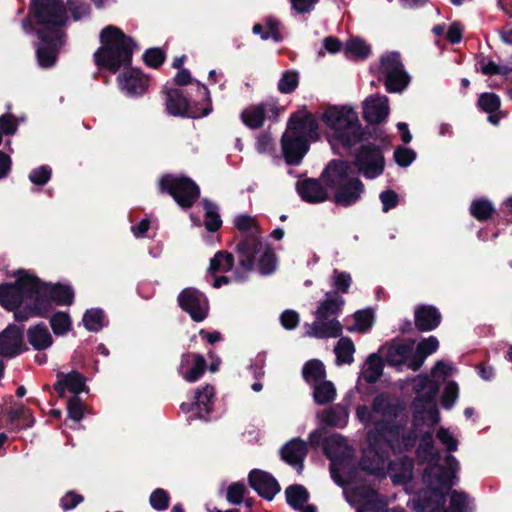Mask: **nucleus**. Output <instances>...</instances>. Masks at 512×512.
<instances>
[{
    "instance_id": "f257e3e1",
    "label": "nucleus",
    "mask_w": 512,
    "mask_h": 512,
    "mask_svg": "<svg viewBox=\"0 0 512 512\" xmlns=\"http://www.w3.org/2000/svg\"><path fill=\"white\" fill-rule=\"evenodd\" d=\"M327 127L333 130L328 135L331 148L336 152L340 146L350 152L357 144L354 160H385L384 151L392 148L391 138L379 127L359 122L357 112L348 106H329L322 115Z\"/></svg>"
},
{
    "instance_id": "f03ea898",
    "label": "nucleus",
    "mask_w": 512,
    "mask_h": 512,
    "mask_svg": "<svg viewBox=\"0 0 512 512\" xmlns=\"http://www.w3.org/2000/svg\"><path fill=\"white\" fill-rule=\"evenodd\" d=\"M100 43L101 46L93 54L98 69L115 74L122 67L127 68L131 65L137 43L119 27L108 25L103 28Z\"/></svg>"
},
{
    "instance_id": "7ed1b4c3",
    "label": "nucleus",
    "mask_w": 512,
    "mask_h": 512,
    "mask_svg": "<svg viewBox=\"0 0 512 512\" xmlns=\"http://www.w3.org/2000/svg\"><path fill=\"white\" fill-rule=\"evenodd\" d=\"M322 180L329 188L330 201L340 207L358 203L366 192L362 180L353 172L351 162H327Z\"/></svg>"
},
{
    "instance_id": "20e7f679",
    "label": "nucleus",
    "mask_w": 512,
    "mask_h": 512,
    "mask_svg": "<svg viewBox=\"0 0 512 512\" xmlns=\"http://www.w3.org/2000/svg\"><path fill=\"white\" fill-rule=\"evenodd\" d=\"M162 93L165 96L166 112L170 116L199 119L208 116L212 110V100L207 86L197 82V98H193L183 88L169 87L166 84Z\"/></svg>"
},
{
    "instance_id": "39448f33",
    "label": "nucleus",
    "mask_w": 512,
    "mask_h": 512,
    "mask_svg": "<svg viewBox=\"0 0 512 512\" xmlns=\"http://www.w3.org/2000/svg\"><path fill=\"white\" fill-rule=\"evenodd\" d=\"M235 227L241 232H249L236 244L235 251L238 257L239 268L233 273L238 282L247 280L248 272L254 270L256 256L263 248L261 231L255 219L247 214H241L235 219Z\"/></svg>"
},
{
    "instance_id": "423d86ee",
    "label": "nucleus",
    "mask_w": 512,
    "mask_h": 512,
    "mask_svg": "<svg viewBox=\"0 0 512 512\" xmlns=\"http://www.w3.org/2000/svg\"><path fill=\"white\" fill-rule=\"evenodd\" d=\"M29 18L33 19L35 24L40 26L36 30V35L40 40V44L36 49V56L38 63L43 68L52 67L58 58L59 50L64 43V32L61 30L68 20L67 8L64 5L63 21L54 20L53 18H47L43 20L37 18L32 9V5L29 6L28 12Z\"/></svg>"
},
{
    "instance_id": "0eeeda50",
    "label": "nucleus",
    "mask_w": 512,
    "mask_h": 512,
    "mask_svg": "<svg viewBox=\"0 0 512 512\" xmlns=\"http://www.w3.org/2000/svg\"><path fill=\"white\" fill-rule=\"evenodd\" d=\"M344 298L337 293H326V298L319 303L315 311L316 320L312 324H306L309 329L307 335L317 339L341 337L343 326L336 316L343 310Z\"/></svg>"
},
{
    "instance_id": "6e6552de",
    "label": "nucleus",
    "mask_w": 512,
    "mask_h": 512,
    "mask_svg": "<svg viewBox=\"0 0 512 512\" xmlns=\"http://www.w3.org/2000/svg\"><path fill=\"white\" fill-rule=\"evenodd\" d=\"M14 283L0 285V305L7 311L15 310L23 304L24 299L36 295L37 276L25 269L14 273Z\"/></svg>"
},
{
    "instance_id": "1a4fd4ad",
    "label": "nucleus",
    "mask_w": 512,
    "mask_h": 512,
    "mask_svg": "<svg viewBox=\"0 0 512 512\" xmlns=\"http://www.w3.org/2000/svg\"><path fill=\"white\" fill-rule=\"evenodd\" d=\"M159 191L170 195L183 210H188L200 197V188L191 178L165 174L159 180Z\"/></svg>"
},
{
    "instance_id": "9d476101",
    "label": "nucleus",
    "mask_w": 512,
    "mask_h": 512,
    "mask_svg": "<svg viewBox=\"0 0 512 512\" xmlns=\"http://www.w3.org/2000/svg\"><path fill=\"white\" fill-rule=\"evenodd\" d=\"M284 110L277 99L269 98L246 107L241 112L240 119L246 127L256 130L263 127L266 119L271 123H277Z\"/></svg>"
},
{
    "instance_id": "9b49d317",
    "label": "nucleus",
    "mask_w": 512,
    "mask_h": 512,
    "mask_svg": "<svg viewBox=\"0 0 512 512\" xmlns=\"http://www.w3.org/2000/svg\"><path fill=\"white\" fill-rule=\"evenodd\" d=\"M36 296L39 301L47 302V316L53 310V305L70 306L74 303L75 292L68 284L47 283L37 277Z\"/></svg>"
},
{
    "instance_id": "f8f14e48",
    "label": "nucleus",
    "mask_w": 512,
    "mask_h": 512,
    "mask_svg": "<svg viewBox=\"0 0 512 512\" xmlns=\"http://www.w3.org/2000/svg\"><path fill=\"white\" fill-rule=\"evenodd\" d=\"M179 307L195 322H202L208 316V299L194 287L184 288L177 297Z\"/></svg>"
},
{
    "instance_id": "ddd939ff",
    "label": "nucleus",
    "mask_w": 512,
    "mask_h": 512,
    "mask_svg": "<svg viewBox=\"0 0 512 512\" xmlns=\"http://www.w3.org/2000/svg\"><path fill=\"white\" fill-rule=\"evenodd\" d=\"M389 451L391 449L386 445L368 443L359 462L360 468L371 475H384Z\"/></svg>"
},
{
    "instance_id": "4468645a",
    "label": "nucleus",
    "mask_w": 512,
    "mask_h": 512,
    "mask_svg": "<svg viewBox=\"0 0 512 512\" xmlns=\"http://www.w3.org/2000/svg\"><path fill=\"white\" fill-rule=\"evenodd\" d=\"M24 326L9 324L0 332V356L14 358L28 350L24 343Z\"/></svg>"
},
{
    "instance_id": "2eb2a0df",
    "label": "nucleus",
    "mask_w": 512,
    "mask_h": 512,
    "mask_svg": "<svg viewBox=\"0 0 512 512\" xmlns=\"http://www.w3.org/2000/svg\"><path fill=\"white\" fill-rule=\"evenodd\" d=\"M296 191L301 200L309 204L330 201L329 188L322 180V172L318 178H305L296 182Z\"/></svg>"
},
{
    "instance_id": "dca6fc26",
    "label": "nucleus",
    "mask_w": 512,
    "mask_h": 512,
    "mask_svg": "<svg viewBox=\"0 0 512 512\" xmlns=\"http://www.w3.org/2000/svg\"><path fill=\"white\" fill-rule=\"evenodd\" d=\"M248 484L260 497L267 501H272L281 491L278 480L271 473L257 468L248 473Z\"/></svg>"
},
{
    "instance_id": "f3484780",
    "label": "nucleus",
    "mask_w": 512,
    "mask_h": 512,
    "mask_svg": "<svg viewBox=\"0 0 512 512\" xmlns=\"http://www.w3.org/2000/svg\"><path fill=\"white\" fill-rule=\"evenodd\" d=\"M317 139L305 135H293L284 132L281 137L283 160H302L310 149V144Z\"/></svg>"
},
{
    "instance_id": "a211bd4d",
    "label": "nucleus",
    "mask_w": 512,
    "mask_h": 512,
    "mask_svg": "<svg viewBox=\"0 0 512 512\" xmlns=\"http://www.w3.org/2000/svg\"><path fill=\"white\" fill-rule=\"evenodd\" d=\"M56 377L57 380L53 384V389L60 398H64L67 391L78 396L80 393L88 391L86 377L77 370L68 373L60 371Z\"/></svg>"
},
{
    "instance_id": "6ab92c4d",
    "label": "nucleus",
    "mask_w": 512,
    "mask_h": 512,
    "mask_svg": "<svg viewBox=\"0 0 512 512\" xmlns=\"http://www.w3.org/2000/svg\"><path fill=\"white\" fill-rule=\"evenodd\" d=\"M207 368L208 365L203 355L187 352L181 355L177 371L185 381L194 383L203 376Z\"/></svg>"
},
{
    "instance_id": "aec40b11",
    "label": "nucleus",
    "mask_w": 512,
    "mask_h": 512,
    "mask_svg": "<svg viewBox=\"0 0 512 512\" xmlns=\"http://www.w3.org/2000/svg\"><path fill=\"white\" fill-rule=\"evenodd\" d=\"M388 101L389 99L385 95L369 96L363 102V119L372 125L386 121L389 115Z\"/></svg>"
},
{
    "instance_id": "412c9836",
    "label": "nucleus",
    "mask_w": 512,
    "mask_h": 512,
    "mask_svg": "<svg viewBox=\"0 0 512 512\" xmlns=\"http://www.w3.org/2000/svg\"><path fill=\"white\" fill-rule=\"evenodd\" d=\"M214 395V387L210 384H206L196 390L194 402L191 404L182 403L181 409L184 412L195 411L198 418L207 419V416L213 410Z\"/></svg>"
},
{
    "instance_id": "4be33fe9",
    "label": "nucleus",
    "mask_w": 512,
    "mask_h": 512,
    "mask_svg": "<svg viewBox=\"0 0 512 512\" xmlns=\"http://www.w3.org/2000/svg\"><path fill=\"white\" fill-rule=\"evenodd\" d=\"M401 431V426L393 418L378 420L374 427L367 433L368 443L382 444L389 447L392 440H396L397 434Z\"/></svg>"
},
{
    "instance_id": "5701e85b",
    "label": "nucleus",
    "mask_w": 512,
    "mask_h": 512,
    "mask_svg": "<svg viewBox=\"0 0 512 512\" xmlns=\"http://www.w3.org/2000/svg\"><path fill=\"white\" fill-rule=\"evenodd\" d=\"M287 129L293 135H305L307 138L318 139V122L311 112L300 115L298 112L292 113L288 119Z\"/></svg>"
},
{
    "instance_id": "b1692460",
    "label": "nucleus",
    "mask_w": 512,
    "mask_h": 512,
    "mask_svg": "<svg viewBox=\"0 0 512 512\" xmlns=\"http://www.w3.org/2000/svg\"><path fill=\"white\" fill-rule=\"evenodd\" d=\"M354 494L363 501L356 512H382L386 508V502L378 491L371 485H359L354 489Z\"/></svg>"
},
{
    "instance_id": "393cba45",
    "label": "nucleus",
    "mask_w": 512,
    "mask_h": 512,
    "mask_svg": "<svg viewBox=\"0 0 512 512\" xmlns=\"http://www.w3.org/2000/svg\"><path fill=\"white\" fill-rule=\"evenodd\" d=\"M307 453V443L299 437L287 442L280 450L282 460L290 466L297 467L298 471L303 469Z\"/></svg>"
},
{
    "instance_id": "a878e982",
    "label": "nucleus",
    "mask_w": 512,
    "mask_h": 512,
    "mask_svg": "<svg viewBox=\"0 0 512 512\" xmlns=\"http://www.w3.org/2000/svg\"><path fill=\"white\" fill-rule=\"evenodd\" d=\"M442 315L432 305H419L414 311V324L418 331L429 332L435 330L441 323Z\"/></svg>"
},
{
    "instance_id": "bb28decb",
    "label": "nucleus",
    "mask_w": 512,
    "mask_h": 512,
    "mask_svg": "<svg viewBox=\"0 0 512 512\" xmlns=\"http://www.w3.org/2000/svg\"><path fill=\"white\" fill-rule=\"evenodd\" d=\"M118 79L123 89L131 96L142 95L149 85L148 77L136 68H131L130 71L122 73L118 76Z\"/></svg>"
},
{
    "instance_id": "cd10ccee",
    "label": "nucleus",
    "mask_w": 512,
    "mask_h": 512,
    "mask_svg": "<svg viewBox=\"0 0 512 512\" xmlns=\"http://www.w3.org/2000/svg\"><path fill=\"white\" fill-rule=\"evenodd\" d=\"M30 5L37 18L48 20L47 18H53L54 20L63 21L64 2L63 0H31Z\"/></svg>"
},
{
    "instance_id": "c85d7f7f",
    "label": "nucleus",
    "mask_w": 512,
    "mask_h": 512,
    "mask_svg": "<svg viewBox=\"0 0 512 512\" xmlns=\"http://www.w3.org/2000/svg\"><path fill=\"white\" fill-rule=\"evenodd\" d=\"M30 302L27 303L24 306H20L16 308L15 310H12L14 312V319L17 322H24L27 321L30 317H43L46 318L47 316V310H48V304L47 302L39 301L38 297L34 295L33 297L29 298Z\"/></svg>"
},
{
    "instance_id": "c756f323",
    "label": "nucleus",
    "mask_w": 512,
    "mask_h": 512,
    "mask_svg": "<svg viewBox=\"0 0 512 512\" xmlns=\"http://www.w3.org/2000/svg\"><path fill=\"white\" fill-rule=\"evenodd\" d=\"M414 340L405 342H392L387 347L386 362L391 366H399L405 364L414 350Z\"/></svg>"
},
{
    "instance_id": "7c9ffc66",
    "label": "nucleus",
    "mask_w": 512,
    "mask_h": 512,
    "mask_svg": "<svg viewBox=\"0 0 512 512\" xmlns=\"http://www.w3.org/2000/svg\"><path fill=\"white\" fill-rule=\"evenodd\" d=\"M7 419L12 431L31 428L35 423L32 411L23 405L18 408H10L7 412Z\"/></svg>"
},
{
    "instance_id": "2f4dec72",
    "label": "nucleus",
    "mask_w": 512,
    "mask_h": 512,
    "mask_svg": "<svg viewBox=\"0 0 512 512\" xmlns=\"http://www.w3.org/2000/svg\"><path fill=\"white\" fill-rule=\"evenodd\" d=\"M445 491L441 487H429L419 500L421 512H439L444 508Z\"/></svg>"
},
{
    "instance_id": "473e14b6",
    "label": "nucleus",
    "mask_w": 512,
    "mask_h": 512,
    "mask_svg": "<svg viewBox=\"0 0 512 512\" xmlns=\"http://www.w3.org/2000/svg\"><path fill=\"white\" fill-rule=\"evenodd\" d=\"M27 340L29 344L38 351L49 348L53 343V338L45 323L40 322L27 330Z\"/></svg>"
},
{
    "instance_id": "72a5a7b5",
    "label": "nucleus",
    "mask_w": 512,
    "mask_h": 512,
    "mask_svg": "<svg viewBox=\"0 0 512 512\" xmlns=\"http://www.w3.org/2000/svg\"><path fill=\"white\" fill-rule=\"evenodd\" d=\"M396 440H392L389 445L391 451L394 454H401L404 452L411 451L417 444L419 439V430L416 420L413 421L411 429L400 436V433L395 437Z\"/></svg>"
},
{
    "instance_id": "f704fd0d",
    "label": "nucleus",
    "mask_w": 512,
    "mask_h": 512,
    "mask_svg": "<svg viewBox=\"0 0 512 512\" xmlns=\"http://www.w3.org/2000/svg\"><path fill=\"white\" fill-rule=\"evenodd\" d=\"M235 265L234 255L228 251L220 250L210 259L208 272L211 275L217 273H226L233 269Z\"/></svg>"
},
{
    "instance_id": "c9c22d12",
    "label": "nucleus",
    "mask_w": 512,
    "mask_h": 512,
    "mask_svg": "<svg viewBox=\"0 0 512 512\" xmlns=\"http://www.w3.org/2000/svg\"><path fill=\"white\" fill-rule=\"evenodd\" d=\"M378 80L384 84L388 93H401L409 85L410 76L405 70H402L399 73L378 77Z\"/></svg>"
},
{
    "instance_id": "e433bc0d",
    "label": "nucleus",
    "mask_w": 512,
    "mask_h": 512,
    "mask_svg": "<svg viewBox=\"0 0 512 512\" xmlns=\"http://www.w3.org/2000/svg\"><path fill=\"white\" fill-rule=\"evenodd\" d=\"M308 490L301 484H292L285 489L287 504L294 510H300L309 500Z\"/></svg>"
},
{
    "instance_id": "4c0bfd02",
    "label": "nucleus",
    "mask_w": 512,
    "mask_h": 512,
    "mask_svg": "<svg viewBox=\"0 0 512 512\" xmlns=\"http://www.w3.org/2000/svg\"><path fill=\"white\" fill-rule=\"evenodd\" d=\"M469 211L479 222L488 221L496 212L492 202L486 198L474 199L470 204Z\"/></svg>"
},
{
    "instance_id": "58836bf2",
    "label": "nucleus",
    "mask_w": 512,
    "mask_h": 512,
    "mask_svg": "<svg viewBox=\"0 0 512 512\" xmlns=\"http://www.w3.org/2000/svg\"><path fill=\"white\" fill-rule=\"evenodd\" d=\"M402 70H405V68L398 52H390L380 58L378 77L399 73Z\"/></svg>"
},
{
    "instance_id": "ea45409f",
    "label": "nucleus",
    "mask_w": 512,
    "mask_h": 512,
    "mask_svg": "<svg viewBox=\"0 0 512 512\" xmlns=\"http://www.w3.org/2000/svg\"><path fill=\"white\" fill-rule=\"evenodd\" d=\"M203 207L205 210L204 226L206 230L211 233L217 232L222 226L218 206L210 200L204 199Z\"/></svg>"
},
{
    "instance_id": "a19ab883",
    "label": "nucleus",
    "mask_w": 512,
    "mask_h": 512,
    "mask_svg": "<svg viewBox=\"0 0 512 512\" xmlns=\"http://www.w3.org/2000/svg\"><path fill=\"white\" fill-rule=\"evenodd\" d=\"M336 397V389L331 381L322 380L315 384L313 398L319 405L331 403Z\"/></svg>"
},
{
    "instance_id": "79ce46f5",
    "label": "nucleus",
    "mask_w": 512,
    "mask_h": 512,
    "mask_svg": "<svg viewBox=\"0 0 512 512\" xmlns=\"http://www.w3.org/2000/svg\"><path fill=\"white\" fill-rule=\"evenodd\" d=\"M302 374L306 382L313 381L315 384L326 377L325 367L318 359L307 361L303 366Z\"/></svg>"
},
{
    "instance_id": "37998d69",
    "label": "nucleus",
    "mask_w": 512,
    "mask_h": 512,
    "mask_svg": "<svg viewBox=\"0 0 512 512\" xmlns=\"http://www.w3.org/2000/svg\"><path fill=\"white\" fill-rule=\"evenodd\" d=\"M367 364L368 368L364 372L363 378L369 384L376 383L383 372V359L378 354L372 353L367 358Z\"/></svg>"
},
{
    "instance_id": "c03bdc74",
    "label": "nucleus",
    "mask_w": 512,
    "mask_h": 512,
    "mask_svg": "<svg viewBox=\"0 0 512 512\" xmlns=\"http://www.w3.org/2000/svg\"><path fill=\"white\" fill-rule=\"evenodd\" d=\"M105 314L100 308H92L85 311L83 324L90 332H99L104 327Z\"/></svg>"
},
{
    "instance_id": "a18cd8bd",
    "label": "nucleus",
    "mask_w": 512,
    "mask_h": 512,
    "mask_svg": "<svg viewBox=\"0 0 512 512\" xmlns=\"http://www.w3.org/2000/svg\"><path fill=\"white\" fill-rule=\"evenodd\" d=\"M344 53L348 57L366 59L371 54V47L360 38H351L346 42Z\"/></svg>"
},
{
    "instance_id": "49530a36",
    "label": "nucleus",
    "mask_w": 512,
    "mask_h": 512,
    "mask_svg": "<svg viewBox=\"0 0 512 512\" xmlns=\"http://www.w3.org/2000/svg\"><path fill=\"white\" fill-rule=\"evenodd\" d=\"M334 352L338 362L351 364L355 352L353 341L349 337H341L334 348Z\"/></svg>"
},
{
    "instance_id": "de8ad7c7",
    "label": "nucleus",
    "mask_w": 512,
    "mask_h": 512,
    "mask_svg": "<svg viewBox=\"0 0 512 512\" xmlns=\"http://www.w3.org/2000/svg\"><path fill=\"white\" fill-rule=\"evenodd\" d=\"M50 326L57 336L67 334L72 328V320L67 312L58 311L50 317Z\"/></svg>"
},
{
    "instance_id": "09e8293b",
    "label": "nucleus",
    "mask_w": 512,
    "mask_h": 512,
    "mask_svg": "<svg viewBox=\"0 0 512 512\" xmlns=\"http://www.w3.org/2000/svg\"><path fill=\"white\" fill-rule=\"evenodd\" d=\"M353 166L366 179H375L383 173L385 162H351V168Z\"/></svg>"
},
{
    "instance_id": "8fccbe9b",
    "label": "nucleus",
    "mask_w": 512,
    "mask_h": 512,
    "mask_svg": "<svg viewBox=\"0 0 512 512\" xmlns=\"http://www.w3.org/2000/svg\"><path fill=\"white\" fill-rule=\"evenodd\" d=\"M298 84V72L295 70H285L278 81L277 87L282 94H290L296 90Z\"/></svg>"
},
{
    "instance_id": "3c124183",
    "label": "nucleus",
    "mask_w": 512,
    "mask_h": 512,
    "mask_svg": "<svg viewBox=\"0 0 512 512\" xmlns=\"http://www.w3.org/2000/svg\"><path fill=\"white\" fill-rule=\"evenodd\" d=\"M419 444L417 451L418 453H423L426 457L433 458L435 460H439V453L434 451V439H433V431L431 429L425 431L424 433H419Z\"/></svg>"
},
{
    "instance_id": "603ef678",
    "label": "nucleus",
    "mask_w": 512,
    "mask_h": 512,
    "mask_svg": "<svg viewBox=\"0 0 512 512\" xmlns=\"http://www.w3.org/2000/svg\"><path fill=\"white\" fill-rule=\"evenodd\" d=\"M276 262L277 259L273 248L270 245H267L258 260L259 272L262 275H269L273 273L276 269Z\"/></svg>"
},
{
    "instance_id": "864d4df0",
    "label": "nucleus",
    "mask_w": 512,
    "mask_h": 512,
    "mask_svg": "<svg viewBox=\"0 0 512 512\" xmlns=\"http://www.w3.org/2000/svg\"><path fill=\"white\" fill-rule=\"evenodd\" d=\"M477 106L484 112L488 114L495 113L500 109L501 99L500 97L492 92L482 93L478 100Z\"/></svg>"
},
{
    "instance_id": "5fc2aeb1",
    "label": "nucleus",
    "mask_w": 512,
    "mask_h": 512,
    "mask_svg": "<svg viewBox=\"0 0 512 512\" xmlns=\"http://www.w3.org/2000/svg\"><path fill=\"white\" fill-rule=\"evenodd\" d=\"M142 59L148 67L158 69L166 60V52L159 47L148 48L144 51Z\"/></svg>"
},
{
    "instance_id": "6e6d98bb",
    "label": "nucleus",
    "mask_w": 512,
    "mask_h": 512,
    "mask_svg": "<svg viewBox=\"0 0 512 512\" xmlns=\"http://www.w3.org/2000/svg\"><path fill=\"white\" fill-rule=\"evenodd\" d=\"M372 410L382 414L384 417L395 418L397 416V406L382 395H378L374 398Z\"/></svg>"
},
{
    "instance_id": "4d7b16f0",
    "label": "nucleus",
    "mask_w": 512,
    "mask_h": 512,
    "mask_svg": "<svg viewBox=\"0 0 512 512\" xmlns=\"http://www.w3.org/2000/svg\"><path fill=\"white\" fill-rule=\"evenodd\" d=\"M255 149L259 154L275 156L276 146L270 132L265 131L259 134L255 143Z\"/></svg>"
},
{
    "instance_id": "13d9d810",
    "label": "nucleus",
    "mask_w": 512,
    "mask_h": 512,
    "mask_svg": "<svg viewBox=\"0 0 512 512\" xmlns=\"http://www.w3.org/2000/svg\"><path fill=\"white\" fill-rule=\"evenodd\" d=\"M85 404L80 396L72 395L67 401L68 418L74 422H80L84 417Z\"/></svg>"
},
{
    "instance_id": "bf43d9fd",
    "label": "nucleus",
    "mask_w": 512,
    "mask_h": 512,
    "mask_svg": "<svg viewBox=\"0 0 512 512\" xmlns=\"http://www.w3.org/2000/svg\"><path fill=\"white\" fill-rule=\"evenodd\" d=\"M345 438L339 434L325 437L323 440V452L328 459H334L338 450L344 445Z\"/></svg>"
},
{
    "instance_id": "052dcab7",
    "label": "nucleus",
    "mask_w": 512,
    "mask_h": 512,
    "mask_svg": "<svg viewBox=\"0 0 512 512\" xmlns=\"http://www.w3.org/2000/svg\"><path fill=\"white\" fill-rule=\"evenodd\" d=\"M248 489L242 482H233L227 488L226 499L232 505H239L244 501Z\"/></svg>"
},
{
    "instance_id": "680f3d73",
    "label": "nucleus",
    "mask_w": 512,
    "mask_h": 512,
    "mask_svg": "<svg viewBox=\"0 0 512 512\" xmlns=\"http://www.w3.org/2000/svg\"><path fill=\"white\" fill-rule=\"evenodd\" d=\"M352 284V277L350 273L346 271H340L338 269L333 270V286L335 288L334 293L346 294L349 292V288Z\"/></svg>"
},
{
    "instance_id": "e2e57ef3",
    "label": "nucleus",
    "mask_w": 512,
    "mask_h": 512,
    "mask_svg": "<svg viewBox=\"0 0 512 512\" xmlns=\"http://www.w3.org/2000/svg\"><path fill=\"white\" fill-rule=\"evenodd\" d=\"M149 503L154 510L164 511L169 507L170 495L162 488H156L149 497Z\"/></svg>"
},
{
    "instance_id": "0e129e2a",
    "label": "nucleus",
    "mask_w": 512,
    "mask_h": 512,
    "mask_svg": "<svg viewBox=\"0 0 512 512\" xmlns=\"http://www.w3.org/2000/svg\"><path fill=\"white\" fill-rule=\"evenodd\" d=\"M357 330L366 333L373 326L374 313L371 309L358 310L354 313Z\"/></svg>"
},
{
    "instance_id": "69168bd1",
    "label": "nucleus",
    "mask_w": 512,
    "mask_h": 512,
    "mask_svg": "<svg viewBox=\"0 0 512 512\" xmlns=\"http://www.w3.org/2000/svg\"><path fill=\"white\" fill-rule=\"evenodd\" d=\"M68 10L71 12L74 21L81 20L90 14V4L84 0H67Z\"/></svg>"
},
{
    "instance_id": "338daca9",
    "label": "nucleus",
    "mask_w": 512,
    "mask_h": 512,
    "mask_svg": "<svg viewBox=\"0 0 512 512\" xmlns=\"http://www.w3.org/2000/svg\"><path fill=\"white\" fill-rule=\"evenodd\" d=\"M52 175V169L49 165H41L29 173V180L38 186L45 185Z\"/></svg>"
},
{
    "instance_id": "774afa93",
    "label": "nucleus",
    "mask_w": 512,
    "mask_h": 512,
    "mask_svg": "<svg viewBox=\"0 0 512 512\" xmlns=\"http://www.w3.org/2000/svg\"><path fill=\"white\" fill-rule=\"evenodd\" d=\"M458 393V384L454 381L449 382L445 386L443 394L441 396V405L443 406V408H452L458 398Z\"/></svg>"
}]
</instances>
